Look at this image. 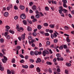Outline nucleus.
Masks as SVG:
<instances>
[{"label": "nucleus", "instance_id": "6e6552de", "mask_svg": "<svg viewBox=\"0 0 74 74\" xmlns=\"http://www.w3.org/2000/svg\"><path fill=\"white\" fill-rule=\"evenodd\" d=\"M3 15L5 17H7L8 16V12H5L3 14Z\"/></svg>", "mask_w": 74, "mask_h": 74}, {"label": "nucleus", "instance_id": "0e129e2a", "mask_svg": "<svg viewBox=\"0 0 74 74\" xmlns=\"http://www.w3.org/2000/svg\"><path fill=\"white\" fill-rule=\"evenodd\" d=\"M49 72L50 73H52V70L51 69H49Z\"/></svg>", "mask_w": 74, "mask_h": 74}, {"label": "nucleus", "instance_id": "79ce46f5", "mask_svg": "<svg viewBox=\"0 0 74 74\" xmlns=\"http://www.w3.org/2000/svg\"><path fill=\"white\" fill-rule=\"evenodd\" d=\"M0 40L1 41V43H3V42H4V39H3V38H1Z\"/></svg>", "mask_w": 74, "mask_h": 74}, {"label": "nucleus", "instance_id": "0eeeda50", "mask_svg": "<svg viewBox=\"0 0 74 74\" xmlns=\"http://www.w3.org/2000/svg\"><path fill=\"white\" fill-rule=\"evenodd\" d=\"M25 33H24V34H23L21 36V38L22 40H24L25 38Z\"/></svg>", "mask_w": 74, "mask_h": 74}, {"label": "nucleus", "instance_id": "680f3d73", "mask_svg": "<svg viewBox=\"0 0 74 74\" xmlns=\"http://www.w3.org/2000/svg\"><path fill=\"white\" fill-rule=\"evenodd\" d=\"M45 9L46 11H48L49 10V8L47 7H46L45 8Z\"/></svg>", "mask_w": 74, "mask_h": 74}, {"label": "nucleus", "instance_id": "49530a36", "mask_svg": "<svg viewBox=\"0 0 74 74\" xmlns=\"http://www.w3.org/2000/svg\"><path fill=\"white\" fill-rule=\"evenodd\" d=\"M60 14L61 16H62V17H64V14L63 13H62V12L61 13H60Z\"/></svg>", "mask_w": 74, "mask_h": 74}, {"label": "nucleus", "instance_id": "8fccbe9b", "mask_svg": "<svg viewBox=\"0 0 74 74\" xmlns=\"http://www.w3.org/2000/svg\"><path fill=\"white\" fill-rule=\"evenodd\" d=\"M58 40L57 39H54V42L55 43H56V42H58Z\"/></svg>", "mask_w": 74, "mask_h": 74}, {"label": "nucleus", "instance_id": "a878e982", "mask_svg": "<svg viewBox=\"0 0 74 74\" xmlns=\"http://www.w3.org/2000/svg\"><path fill=\"white\" fill-rule=\"evenodd\" d=\"M49 32L50 33H51V34H52V33H53V30L52 29H50L49 31Z\"/></svg>", "mask_w": 74, "mask_h": 74}, {"label": "nucleus", "instance_id": "69168bd1", "mask_svg": "<svg viewBox=\"0 0 74 74\" xmlns=\"http://www.w3.org/2000/svg\"><path fill=\"white\" fill-rule=\"evenodd\" d=\"M55 33H56V34L58 35V36L59 35V34L56 31H54Z\"/></svg>", "mask_w": 74, "mask_h": 74}, {"label": "nucleus", "instance_id": "7c9ffc66", "mask_svg": "<svg viewBox=\"0 0 74 74\" xmlns=\"http://www.w3.org/2000/svg\"><path fill=\"white\" fill-rule=\"evenodd\" d=\"M0 70L1 71H4V67H1V66L0 67Z\"/></svg>", "mask_w": 74, "mask_h": 74}, {"label": "nucleus", "instance_id": "4468645a", "mask_svg": "<svg viewBox=\"0 0 74 74\" xmlns=\"http://www.w3.org/2000/svg\"><path fill=\"white\" fill-rule=\"evenodd\" d=\"M22 67L23 68H25V69H27V68H28V66L27 65H25V66L23 65H22Z\"/></svg>", "mask_w": 74, "mask_h": 74}, {"label": "nucleus", "instance_id": "72a5a7b5", "mask_svg": "<svg viewBox=\"0 0 74 74\" xmlns=\"http://www.w3.org/2000/svg\"><path fill=\"white\" fill-rule=\"evenodd\" d=\"M64 28L66 30H69V27L67 26H65V27H64Z\"/></svg>", "mask_w": 74, "mask_h": 74}, {"label": "nucleus", "instance_id": "a18cd8bd", "mask_svg": "<svg viewBox=\"0 0 74 74\" xmlns=\"http://www.w3.org/2000/svg\"><path fill=\"white\" fill-rule=\"evenodd\" d=\"M33 34L34 36H37V33L36 32H34L33 33Z\"/></svg>", "mask_w": 74, "mask_h": 74}, {"label": "nucleus", "instance_id": "603ef678", "mask_svg": "<svg viewBox=\"0 0 74 74\" xmlns=\"http://www.w3.org/2000/svg\"><path fill=\"white\" fill-rule=\"evenodd\" d=\"M28 39L29 40H32V37L31 36H29L28 37Z\"/></svg>", "mask_w": 74, "mask_h": 74}, {"label": "nucleus", "instance_id": "f8f14e48", "mask_svg": "<svg viewBox=\"0 0 74 74\" xmlns=\"http://www.w3.org/2000/svg\"><path fill=\"white\" fill-rule=\"evenodd\" d=\"M36 70L38 73H39L41 71V70L40 69L39 67H38L36 68Z\"/></svg>", "mask_w": 74, "mask_h": 74}, {"label": "nucleus", "instance_id": "423d86ee", "mask_svg": "<svg viewBox=\"0 0 74 74\" xmlns=\"http://www.w3.org/2000/svg\"><path fill=\"white\" fill-rule=\"evenodd\" d=\"M41 62V59L40 58H38L37 59V60L36 61V63H40V62Z\"/></svg>", "mask_w": 74, "mask_h": 74}, {"label": "nucleus", "instance_id": "cd10ccee", "mask_svg": "<svg viewBox=\"0 0 74 74\" xmlns=\"http://www.w3.org/2000/svg\"><path fill=\"white\" fill-rule=\"evenodd\" d=\"M46 63L47 64L49 65H51L52 64V63L50 62H46Z\"/></svg>", "mask_w": 74, "mask_h": 74}, {"label": "nucleus", "instance_id": "9d476101", "mask_svg": "<svg viewBox=\"0 0 74 74\" xmlns=\"http://www.w3.org/2000/svg\"><path fill=\"white\" fill-rule=\"evenodd\" d=\"M27 30H28V31H29V32H30V31H32V28L29 26H28L27 27Z\"/></svg>", "mask_w": 74, "mask_h": 74}, {"label": "nucleus", "instance_id": "20e7f679", "mask_svg": "<svg viewBox=\"0 0 74 74\" xmlns=\"http://www.w3.org/2000/svg\"><path fill=\"white\" fill-rule=\"evenodd\" d=\"M5 28L6 29L5 30L7 31V32H8V29H10V27L8 25L6 26H5Z\"/></svg>", "mask_w": 74, "mask_h": 74}, {"label": "nucleus", "instance_id": "393cba45", "mask_svg": "<svg viewBox=\"0 0 74 74\" xmlns=\"http://www.w3.org/2000/svg\"><path fill=\"white\" fill-rule=\"evenodd\" d=\"M10 38H11V37H10V35H7L6 36V38H7V39L9 40V39H10Z\"/></svg>", "mask_w": 74, "mask_h": 74}, {"label": "nucleus", "instance_id": "338daca9", "mask_svg": "<svg viewBox=\"0 0 74 74\" xmlns=\"http://www.w3.org/2000/svg\"><path fill=\"white\" fill-rule=\"evenodd\" d=\"M9 7L10 8H12V5L11 4H10L9 5Z\"/></svg>", "mask_w": 74, "mask_h": 74}, {"label": "nucleus", "instance_id": "4d7b16f0", "mask_svg": "<svg viewBox=\"0 0 74 74\" xmlns=\"http://www.w3.org/2000/svg\"><path fill=\"white\" fill-rule=\"evenodd\" d=\"M20 57H21V58H24V56H23L21 54H20L19 55Z\"/></svg>", "mask_w": 74, "mask_h": 74}, {"label": "nucleus", "instance_id": "c03bdc74", "mask_svg": "<svg viewBox=\"0 0 74 74\" xmlns=\"http://www.w3.org/2000/svg\"><path fill=\"white\" fill-rule=\"evenodd\" d=\"M48 59H49V57H45L44 58V59L45 60Z\"/></svg>", "mask_w": 74, "mask_h": 74}, {"label": "nucleus", "instance_id": "a19ab883", "mask_svg": "<svg viewBox=\"0 0 74 74\" xmlns=\"http://www.w3.org/2000/svg\"><path fill=\"white\" fill-rule=\"evenodd\" d=\"M7 73H8V74H10L11 73V71H10V70L8 69V70H7Z\"/></svg>", "mask_w": 74, "mask_h": 74}, {"label": "nucleus", "instance_id": "3c124183", "mask_svg": "<svg viewBox=\"0 0 74 74\" xmlns=\"http://www.w3.org/2000/svg\"><path fill=\"white\" fill-rule=\"evenodd\" d=\"M33 2H31L29 3V5L31 6H32L33 5Z\"/></svg>", "mask_w": 74, "mask_h": 74}, {"label": "nucleus", "instance_id": "2f4dec72", "mask_svg": "<svg viewBox=\"0 0 74 74\" xmlns=\"http://www.w3.org/2000/svg\"><path fill=\"white\" fill-rule=\"evenodd\" d=\"M34 67V65H33V64H31L30 65L29 67H30V68H31V69H32V68H33V67Z\"/></svg>", "mask_w": 74, "mask_h": 74}, {"label": "nucleus", "instance_id": "473e14b6", "mask_svg": "<svg viewBox=\"0 0 74 74\" xmlns=\"http://www.w3.org/2000/svg\"><path fill=\"white\" fill-rule=\"evenodd\" d=\"M63 11H64V13H66V12H67V10L66 9H64L63 10Z\"/></svg>", "mask_w": 74, "mask_h": 74}, {"label": "nucleus", "instance_id": "6ab92c4d", "mask_svg": "<svg viewBox=\"0 0 74 74\" xmlns=\"http://www.w3.org/2000/svg\"><path fill=\"white\" fill-rule=\"evenodd\" d=\"M12 63H13L15 62V59L14 58H12L11 61Z\"/></svg>", "mask_w": 74, "mask_h": 74}, {"label": "nucleus", "instance_id": "e433bc0d", "mask_svg": "<svg viewBox=\"0 0 74 74\" xmlns=\"http://www.w3.org/2000/svg\"><path fill=\"white\" fill-rule=\"evenodd\" d=\"M45 35L46 36H49V34L48 33H45Z\"/></svg>", "mask_w": 74, "mask_h": 74}, {"label": "nucleus", "instance_id": "2eb2a0df", "mask_svg": "<svg viewBox=\"0 0 74 74\" xmlns=\"http://www.w3.org/2000/svg\"><path fill=\"white\" fill-rule=\"evenodd\" d=\"M35 16L36 18H40V14H38L36 15Z\"/></svg>", "mask_w": 74, "mask_h": 74}, {"label": "nucleus", "instance_id": "7ed1b4c3", "mask_svg": "<svg viewBox=\"0 0 74 74\" xmlns=\"http://www.w3.org/2000/svg\"><path fill=\"white\" fill-rule=\"evenodd\" d=\"M59 9L60 10H59V13H61L62 11H63V7L62 6H60L59 7Z\"/></svg>", "mask_w": 74, "mask_h": 74}, {"label": "nucleus", "instance_id": "f257e3e1", "mask_svg": "<svg viewBox=\"0 0 74 74\" xmlns=\"http://www.w3.org/2000/svg\"><path fill=\"white\" fill-rule=\"evenodd\" d=\"M2 60L3 63H4L7 62V61L8 59L7 58H6V57H5V56H4L3 58L2 59Z\"/></svg>", "mask_w": 74, "mask_h": 74}, {"label": "nucleus", "instance_id": "4be33fe9", "mask_svg": "<svg viewBox=\"0 0 74 74\" xmlns=\"http://www.w3.org/2000/svg\"><path fill=\"white\" fill-rule=\"evenodd\" d=\"M42 54L43 56H45L46 55V53H45V51H43L42 52Z\"/></svg>", "mask_w": 74, "mask_h": 74}, {"label": "nucleus", "instance_id": "c756f323", "mask_svg": "<svg viewBox=\"0 0 74 74\" xmlns=\"http://www.w3.org/2000/svg\"><path fill=\"white\" fill-rule=\"evenodd\" d=\"M9 32L12 34H14V32L13 31H12L11 30H10Z\"/></svg>", "mask_w": 74, "mask_h": 74}, {"label": "nucleus", "instance_id": "ddd939ff", "mask_svg": "<svg viewBox=\"0 0 74 74\" xmlns=\"http://www.w3.org/2000/svg\"><path fill=\"white\" fill-rule=\"evenodd\" d=\"M66 41L68 42H70V40L69 39V37H67L66 38Z\"/></svg>", "mask_w": 74, "mask_h": 74}, {"label": "nucleus", "instance_id": "ea45409f", "mask_svg": "<svg viewBox=\"0 0 74 74\" xmlns=\"http://www.w3.org/2000/svg\"><path fill=\"white\" fill-rule=\"evenodd\" d=\"M63 7H65V8L67 7V5H66V3H63Z\"/></svg>", "mask_w": 74, "mask_h": 74}, {"label": "nucleus", "instance_id": "a211bd4d", "mask_svg": "<svg viewBox=\"0 0 74 74\" xmlns=\"http://www.w3.org/2000/svg\"><path fill=\"white\" fill-rule=\"evenodd\" d=\"M42 28V26L41 25H38L37 26V28L38 29H39L40 30Z\"/></svg>", "mask_w": 74, "mask_h": 74}, {"label": "nucleus", "instance_id": "f704fd0d", "mask_svg": "<svg viewBox=\"0 0 74 74\" xmlns=\"http://www.w3.org/2000/svg\"><path fill=\"white\" fill-rule=\"evenodd\" d=\"M29 61L31 63H33L34 62V60L32 59L29 60Z\"/></svg>", "mask_w": 74, "mask_h": 74}, {"label": "nucleus", "instance_id": "09e8293b", "mask_svg": "<svg viewBox=\"0 0 74 74\" xmlns=\"http://www.w3.org/2000/svg\"><path fill=\"white\" fill-rule=\"evenodd\" d=\"M69 73V71H68V70H65V74H67Z\"/></svg>", "mask_w": 74, "mask_h": 74}, {"label": "nucleus", "instance_id": "bf43d9fd", "mask_svg": "<svg viewBox=\"0 0 74 74\" xmlns=\"http://www.w3.org/2000/svg\"><path fill=\"white\" fill-rule=\"evenodd\" d=\"M18 18V16H16L14 17V19L16 20V19H17Z\"/></svg>", "mask_w": 74, "mask_h": 74}, {"label": "nucleus", "instance_id": "39448f33", "mask_svg": "<svg viewBox=\"0 0 74 74\" xmlns=\"http://www.w3.org/2000/svg\"><path fill=\"white\" fill-rule=\"evenodd\" d=\"M35 41H36V40H34V39H32L31 40V42L30 41H29V44L30 45L32 44V43H33Z\"/></svg>", "mask_w": 74, "mask_h": 74}, {"label": "nucleus", "instance_id": "58836bf2", "mask_svg": "<svg viewBox=\"0 0 74 74\" xmlns=\"http://www.w3.org/2000/svg\"><path fill=\"white\" fill-rule=\"evenodd\" d=\"M63 47L64 49H67V45H64Z\"/></svg>", "mask_w": 74, "mask_h": 74}, {"label": "nucleus", "instance_id": "774afa93", "mask_svg": "<svg viewBox=\"0 0 74 74\" xmlns=\"http://www.w3.org/2000/svg\"><path fill=\"white\" fill-rule=\"evenodd\" d=\"M53 37H54L53 35V34H51V38L53 39Z\"/></svg>", "mask_w": 74, "mask_h": 74}, {"label": "nucleus", "instance_id": "052dcab7", "mask_svg": "<svg viewBox=\"0 0 74 74\" xmlns=\"http://www.w3.org/2000/svg\"><path fill=\"white\" fill-rule=\"evenodd\" d=\"M56 56L57 57H60V54L59 53H58L56 54Z\"/></svg>", "mask_w": 74, "mask_h": 74}, {"label": "nucleus", "instance_id": "864d4df0", "mask_svg": "<svg viewBox=\"0 0 74 74\" xmlns=\"http://www.w3.org/2000/svg\"><path fill=\"white\" fill-rule=\"evenodd\" d=\"M57 71L58 73H60V69H58L57 70Z\"/></svg>", "mask_w": 74, "mask_h": 74}, {"label": "nucleus", "instance_id": "f3484780", "mask_svg": "<svg viewBox=\"0 0 74 74\" xmlns=\"http://www.w3.org/2000/svg\"><path fill=\"white\" fill-rule=\"evenodd\" d=\"M21 30H24V29H23V28L22 27H20L19 28V29H17V30L18 32H21Z\"/></svg>", "mask_w": 74, "mask_h": 74}, {"label": "nucleus", "instance_id": "f03ea898", "mask_svg": "<svg viewBox=\"0 0 74 74\" xmlns=\"http://www.w3.org/2000/svg\"><path fill=\"white\" fill-rule=\"evenodd\" d=\"M20 18L22 19H25L26 18V16L24 14H23L20 16Z\"/></svg>", "mask_w": 74, "mask_h": 74}, {"label": "nucleus", "instance_id": "e2e57ef3", "mask_svg": "<svg viewBox=\"0 0 74 74\" xmlns=\"http://www.w3.org/2000/svg\"><path fill=\"white\" fill-rule=\"evenodd\" d=\"M8 32H6L5 33V34H4L5 36H7V34H8Z\"/></svg>", "mask_w": 74, "mask_h": 74}, {"label": "nucleus", "instance_id": "1a4fd4ad", "mask_svg": "<svg viewBox=\"0 0 74 74\" xmlns=\"http://www.w3.org/2000/svg\"><path fill=\"white\" fill-rule=\"evenodd\" d=\"M20 8L21 10H23L25 9V7L23 5H20Z\"/></svg>", "mask_w": 74, "mask_h": 74}, {"label": "nucleus", "instance_id": "13d9d810", "mask_svg": "<svg viewBox=\"0 0 74 74\" xmlns=\"http://www.w3.org/2000/svg\"><path fill=\"white\" fill-rule=\"evenodd\" d=\"M14 10H18V7H16L15 5H14Z\"/></svg>", "mask_w": 74, "mask_h": 74}, {"label": "nucleus", "instance_id": "bb28decb", "mask_svg": "<svg viewBox=\"0 0 74 74\" xmlns=\"http://www.w3.org/2000/svg\"><path fill=\"white\" fill-rule=\"evenodd\" d=\"M16 49H18V50H19L21 49V47L19 46H18L17 47H16Z\"/></svg>", "mask_w": 74, "mask_h": 74}, {"label": "nucleus", "instance_id": "b1692460", "mask_svg": "<svg viewBox=\"0 0 74 74\" xmlns=\"http://www.w3.org/2000/svg\"><path fill=\"white\" fill-rule=\"evenodd\" d=\"M46 44L47 45H50V44H51V43L50 42H49V41H47L46 42Z\"/></svg>", "mask_w": 74, "mask_h": 74}, {"label": "nucleus", "instance_id": "6e6d98bb", "mask_svg": "<svg viewBox=\"0 0 74 74\" xmlns=\"http://www.w3.org/2000/svg\"><path fill=\"white\" fill-rule=\"evenodd\" d=\"M36 21H37V20L36 19H34L32 20L33 22H36Z\"/></svg>", "mask_w": 74, "mask_h": 74}, {"label": "nucleus", "instance_id": "5fc2aeb1", "mask_svg": "<svg viewBox=\"0 0 74 74\" xmlns=\"http://www.w3.org/2000/svg\"><path fill=\"white\" fill-rule=\"evenodd\" d=\"M35 13L36 14H39V12H38V11L37 10H36Z\"/></svg>", "mask_w": 74, "mask_h": 74}, {"label": "nucleus", "instance_id": "c9c22d12", "mask_svg": "<svg viewBox=\"0 0 74 74\" xmlns=\"http://www.w3.org/2000/svg\"><path fill=\"white\" fill-rule=\"evenodd\" d=\"M44 25L45 26H48V24L47 23H45L44 24Z\"/></svg>", "mask_w": 74, "mask_h": 74}, {"label": "nucleus", "instance_id": "c85d7f7f", "mask_svg": "<svg viewBox=\"0 0 74 74\" xmlns=\"http://www.w3.org/2000/svg\"><path fill=\"white\" fill-rule=\"evenodd\" d=\"M32 9L34 10H36V6L35 5H34L33 7H32Z\"/></svg>", "mask_w": 74, "mask_h": 74}, {"label": "nucleus", "instance_id": "37998d69", "mask_svg": "<svg viewBox=\"0 0 74 74\" xmlns=\"http://www.w3.org/2000/svg\"><path fill=\"white\" fill-rule=\"evenodd\" d=\"M53 36H54V37H55V38L56 37L58 36L57 35H56V34L55 33H53Z\"/></svg>", "mask_w": 74, "mask_h": 74}, {"label": "nucleus", "instance_id": "412c9836", "mask_svg": "<svg viewBox=\"0 0 74 74\" xmlns=\"http://www.w3.org/2000/svg\"><path fill=\"white\" fill-rule=\"evenodd\" d=\"M23 24L25 25H27V22L25 20H24L23 21Z\"/></svg>", "mask_w": 74, "mask_h": 74}, {"label": "nucleus", "instance_id": "4c0bfd02", "mask_svg": "<svg viewBox=\"0 0 74 74\" xmlns=\"http://www.w3.org/2000/svg\"><path fill=\"white\" fill-rule=\"evenodd\" d=\"M34 52L33 51H31L30 54L31 55H34Z\"/></svg>", "mask_w": 74, "mask_h": 74}, {"label": "nucleus", "instance_id": "aec40b11", "mask_svg": "<svg viewBox=\"0 0 74 74\" xmlns=\"http://www.w3.org/2000/svg\"><path fill=\"white\" fill-rule=\"evenodd\" d=\"M34 53L35 55L36 56L38 55V52L37 51H35Z\"/></svg>", "mask_w": 74, "mask_h": 74}, {"label": "nucleus", "instance_id": "5701e85b", "mask_svg": "<svg viewBox=\"0 0 74 74\" xmlns=\"http://www.w3.org/2000/svg\"><path fill=\"white\" fill-rule=\"evenodd\" d=\"M62 2L63 3V4H66L67 3V1L66 0H62Z\"/></svg>", "mask_w": 74, "mask_h": 74}, {"label": "nucleus", "instance_id": "dca6fc26", "mask_svg": "<svg viewBox=\"0 0 74 74\" xmlns=\"http://www.w3.org/2000/svg\"><path fill=\"white\" fill-rule=\"evenodd\" d=\"M49 26L51 28H52V29H53V28H54V27H55V25H49Z\"/></svg>", "mask_w": 74, "mask_h": 74}, {"label": "nucleus", "instance_id": "9b49d317", "mask_svg": "<svg viewBox=\"0 0 74 74\" xmlns=\"http://www.w3.org/2000/svg\"><path fill=\"white\" fill-rule=\"evenodd\" d=\"M66 65L67 67H70L71 66V64L70 63H66Z\"/></svg>", "mask_w": 74, "mask_h": 74}, {"label": "nucleus", "instance_id": "de8ad7c7", "mask_svg": "<svg viewBox=\"0 0 74 74\" xmlns=\"http://www.w3.org/2000/svg\"><path fill=\"white\" fill-rule=\"evenodd\" d=\"M19 25L17 24L16 25V29H19Z\"/></svg>", "mask_w": 74, "mask_h": 74}]
</instances>
